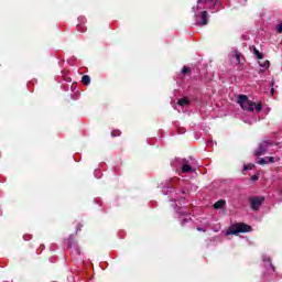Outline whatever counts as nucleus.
<instances>
[{
	"instance_id": "1",
	"label": "nucleus",
	"mask_w": 282,
	"mask_h": 282,
	"mask_svg": "<svg viewBox=\"0 0 282 282\" xmlns=\"http://www.w3.org/2000/svg\"><path fill=\"white\" fill-rule=\"evenodd\" d=\"M252 230V227L250 225H247L245 223H238L232 225L227 231L226 236L230 237V235H239V232H250Z\"/></svg>"
},
{
	"instance_id": "2",
	"label": "nucleus",
	"mask_w": 282,
	"mask_h": 282,
	"mask_svg": "<svg viewBox=\"0 0 282 282\" xmlns=\"http://www.w3.org/2000/svg\"><path fill=\"white\" fill-rule=\"evenodd\" d=\"M238 105H240L241 109L245 111H254V102L250 101L246 95L238 96Z\"/></svg>"
},
{
	"instance_id": "3",
	"label": "nucleus",
	"mask_w": 282,
	"mask_h": 282,
	"mask_svg": "<svg viewBox=\"0 0 282 282\" xmlns=\"http://www.w3.org/2000/svg\"><path fill=\"white\" fill-rule=\"evenodd\" d=\"M263 202H265V197H263V196L249 197V204H250L251 210H259V208H261V204H263Z\"/></svg>"
},
{
	"instance_id": "4",
	"label": "nucleus",
	"mask_w": 282,
	"mask_h": 282,
	"mask_svg": "<svg viewBox=\"0 0 282 282\" xmlns=\"http://www.w3.org/2000/svg\"><path fill=\"white\" fill-rule=\"evenodd\" d=\"M270 147H272V142L268 140L260 142L258 150L254 152L256 158H260V155H265Z\"/></svg>"
},
{
	"instance_id": "5",
	"label": "nucleus",
	"mask_w": 282,
	"mask_h": 282,
	"mask_svg": "<svg viewBox=\"0 0 282 282\" xmlns=\"http://www.w3.org/2000/svg\"><path fill=\"white\" fill-rule=\"evenodd\" d=\"M68 248H74L76 250L77 254H80V249H78V243H76L74 236H70L68 238Z\"/></svg>"
},
{
	"instance_id": "6",
	"label": "nucleus",
	"mask_w": 282,
	"mask_h": 282,
	"mask_svg": "<svg viewBox=\"0 0 282 282\" xmlns=\"http://www.w3.org/2000/svg\"><path fill=\"white\" fill-rule=\"evenodd\" d=\"M202 25H208V11H203L200 14Z\"/></svg>"
},
{
	"instance_id": "7",
	"label": "nucleus",
	"mask_w": 282,
	"mask_h": 282,
	"mask_svg": "<svg viewBox=\"0 0 282 282\" xmlns=\"http://www.w3.org/2000/svg\"><path fill=\"white\" fill-rule=\"evenodd\" d=\"M177 105H180V107H186L187 105H191V100H188V97H183L178 99Z\"/></svg>"
},
{
	"instance_id": "8",
	"label": "nucleus",
	"mask_w": 282,
	"mask_h": 282,
	"mask_svg": "<svg viewBox=\"0 0 282 282\" xmlns=\"http://www.w3.org/2000/svg\"><path fill=\"white\" fill-rule=\"evenodd\" d=\"M224 206H226V200H224V199L217 200L214 204L215 210H220V208H224Z\"/></svg>"
},
{
	"instance_id": "9",
	"label": "nucleus",
	"mask_w": 282,
	"mask_h": 282,
	"mask_svg": "<svg viewBox=\"0 0 282 282\" xmlns=\"http://www.w3.org/2000/svg\"><path fill=\"white\" fill-rule=\"evenodd\" d=\"M82 83H83V85H90V83H91V77H89V75H84L83 77H82Z\"/></svg>"
},
{
	"instance_id": "10",
	"label": "nucleus",
	"mask_w": 282,
	"mask_h": 282,
	"mask_svg": "<svg viewBox=\"0 0 282 282\" xmlns=\"http://www.w3.org/2000/svg\"><path fill=\"white\" fill-rule=\"evenodd\" d=\"M191 171H193V167L188 163L183 164L182 173H191Z\"/></svg>"
},
{
	"instance_id": "11",
	"label": "nucleus",
	"mask_w": 282,
	"mask_h": 282,
	"mask_svg": "<svg viewBox=\"0 0 282 282\" xmlns=\"http://www.w3.org/2000/svg\"><path fill=\"white\" fill-rule=\"evenodd\" d=\"M253 54L259 61L263 59V53L259 52L257 47L253 48Z\"/></svg>"
},
{
	"instance_id": "12",
	"label": "nucleus",
	"mask_w": 282,
	"mask_h": 282,
	"mask_svg": "<svg viewBox=\"0 0 282 282\" xmlns=\"http://www.w3.org/2000/svg\"><path fill=\"white\" fill-rule=\"evenodd\" d=\"M110 135H111V138H120V135H122V131H120V130H112Z\"/></svg>"
},
{
	"instance_id": "13",
	"label": "nucleus",
	"mask_w": 282,
	"mask_h": 282,
	"mask_svg": "<svg viewBox=\"0 0 282 282\" xmlns=\"http://www.w3.org/2000/svg\"><path fill=\"white\" fill-rule=\"evenodd\" d=\"M260 67L268 69L270 67V61L259 62Z\"/></svg>"
},
{
	"instance_id": "14",
	"label": "nucleus",
	"mask_w": 282,
	"mask_h": 282,
	"mask_svg": "<svg viewBox=\"0 0 282 282\" xmlns=\"http://www.w3.org/2000/svg\"><path fill=\"white\" fill-rule=\"evenodd\" d=\"M235 56L238 65H241V53L239 51H236Z\"/></svg>"
},
{
	"instance_id": "15",
	"label": "nucleus",
	"mask_w": 282,
	"mask_h": 282,
	"mask_svg": "<svg viewBox=\"0 0 282 282\" xmlns=\"http://www.w3.org/2000/svg\"><path fill=\"white\" fill-rule=\"evenodd\" d=\"M253 107H254L256 111H258V113L263 110L262 104H254Z\"/></svg>"
},
{
	"instance_id": "16",
	"label": "nucleus",
	"mask_w": 282,
	"mask_h": 282,
	"mask_svg": "<svg viewBox=\"0 0 282 282\" xmlns=\"http://www.w3.org/2000/svg\"><path fill=\"white\" fill-rule=\"evenodd\" d=\"M258 164H260V166H265V164H268V158H262L258 161Z\"/></svg>"
},
{
	"instance_id": "17",
	"label": "nucleus",
	"mask_w": 282,
	"mask_h": 282,
	"mask_svg": "<svg viewBox=\"0 0 282 282\" xmlns=\"http://www.w3.org/2000/svg\"><path fill=\"white\" fill-rule=\"evenodd\" d=\"M197 3H213L215 6V0H197Z\"/></svg>"
},
{
	"instance_id": "18",
	"label": "nucleus",
	"mask_w": 282,
	"mask_h": 282,
	"mask_svg": "<svg viewBox=\"0 0 282 282\" xmlns=\"http://www.w3.org/2000/svg\"><path fill=\"white\" fill-rule=\"evenodd\" d=\"M270 86H271L270 94H271V96H274V79H272V80L270 82Z\"/></svg>"
},
{
	"instance_id": "19",
	"label": "nucleus",
	"mask_w": 282,
	"mask_h": 282,
	"mask_svg": "<svg viewBox=\"0 0 282 282\" xmlns=\"http://www.w3.org/2000/svg\"><path fill=\"white\" fill-rule=\"evenodd\" d=\"M182 74L186 75V74H191V68L184 66L182 69Z\"/></svg>"
},
{
	"instance_id": "20",
	"label": "nucleus",
	"mask_w": 282,
	"mask_h": 282,
	"mask_svg": "<svg viewBox=\"0 0 282 282\" xmlns=\"http://www.w3.org/2000/svg\"><path fill=\"white\" fill-rule=\"evenodd\" d=\"M276 33L282 34V22L276 25Z\"/></svg>"
},
{
	"instance_id": "21",
	"label": "nucleus",
	"mask_w": 282,
	"mask_h": 282,
	"mask_svg": "<svg viewBox=\"0 0 282 282\" xmlns=\"http://www.w3.org/2000/svg\"><path fill=\"white\" fill-rule=\"evenodd\" d=\"M188 221H192L191 218H184L181 223V226H186V224H188Z\"/></svg>"
},
{
	"instance_id": "22",
	"label": "nucleus",
	"mask_w": 282,
	"mask_h": 282,
	"mask_svg": "<svg viewBox=\"0 0 282 282\" xmlns=\"http://www.w3.org/2000/svg\"><path fill=\"white\" fill-rule=\"evenodd\" d=\"M267 161L271 164L274 163V156H267Z\"/></svg>"
},
{
	"instance_id": "23",
	"label": "nucleus",
	"mask_w": 282,
	"mask_h": 282,
	"mask_svg": "<svg viewBox=\"0 0 282 282\" xmlns=\"http://www.w3.org/2000/svg\"><path fill=\"white\" fill-rule=\"evenodd\" d=\"M254 165H246L245 166V171H252V167H253Z\"/></svg>"
},
{
	"instance_id": "24",
	"label": "nucleus",
	"mask_w": 282,
	"mask_h": 282,
	"mask_svg": "<svg viewBox=\"0 0 282 282\" xmlns=\"http://www.w3.org/2000/svg\"><path fill=\"white\" fill-rule=\"evenodd\" d=\"M257 180H259V176L257 174H254L253 176H251V182H257Z\"/></svg>"
},
{
	"instance_id": "25",
	"label": "nucleus",
	"mask_w": 282,
	"mask_h": 282,
	"mask_svg": "<svg viewBox=\"0 0 282 282\" xmlns=\"http://www.w3.org/2000/svg\"><path fill=\"white\" fill-rule=\"evenodd\" d=\"M80 228H83V225H78L76 231L78 232V230H80Z\"/></svg>"
},
{
	"instance_id": "26",
	"label": "nucleus",
	"mask_w": 282,
	"mask_h": 282,
	"mask_svg": "<svg viewBox=\"0 0 282 282\" xmlns=\"http://www.w3.org/2000/svg\"><path fill=\"white\" fill-rule=\"evenodd\" d=\"M198 232H204L205 230L203 228L197 227Z\"/></svg>"
}]
</instances>
